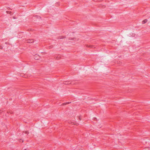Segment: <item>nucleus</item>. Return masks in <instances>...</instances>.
I'll use <instances>...</instances> for the list:
<instances>
[{
    "mask_svg": "<svg viewBox=\"0 0 150 150\" xmlns=\"http://www.w3.org/2000/svg\"><path fill=\"white\" fill-rule=\"evenodd\" d=\"M147 20L146 19H145V20H143L142 22V23L143 24H144V23H146V22H147Z\"/></svg>",
    "mask_w": 150,
    "mask_h": 150,
    "instance_id": "nucleus-4",
    "label": "nucleus"
},
{
    "mask_svg": "<svg viewBox=\"0 0 150 150\" xmlns=\"http://www.w3.org/2000/svg\"><path fill=\"white\" fill-rule=\"evenodd\" d=\"M144 150H150V148L149 147H145L144 149Z\"/></svg>",
    "mask_w": 150,
    "mask_h": 150,
    "instance_id": "nucleus-3",
    "label": "nucleus"
},
{
    "mask_svg": "<svg viewBox=\"0 0 150 150\" xmlns=\"http://www.w3.org/2000/svg\"><path fill=\"white\" fill-rule=\"evenodd\" d=\"M23 150H29V149L28 147H24L23 148Z\"/></svg>",
    "mask_w": 150,
    "mask_h": 150,
    "instance_id": "nucleus-5",
    "label": "nucleus"
},
{
    "mask_svg": "<svg viewBox=\"0 0 150 150\" xmlns=\"http://www.w3.org/2000/svg\"><path fill=\"white\" fill-rule=\"evenodd\" d=\"M26 42L28 43H32L34 42V40L33 39H29L27 40Z\"/></svg>",
    "mask_w": 150,
    "mask_h": 150,
    "instance_id": "nucleus-2",
    "label": "nucleus"
},
{
    "mask_svg": "<svg viewBox=\"0 0 150 150\" xmlns=\"http://www.w3.org/2000/svg\"><path fill=\"white\" fill-rule=\"evenodd\" d=\"M34 58L35 59L38 60L40 59V57L39 55L36 54L34 55Z\"/></svg>",
    "mask_w": 150,
    "mask_h": 150,
    "instance_id": "nucleus-1",
    "label": "nucleus"
}]
</instances>
